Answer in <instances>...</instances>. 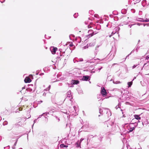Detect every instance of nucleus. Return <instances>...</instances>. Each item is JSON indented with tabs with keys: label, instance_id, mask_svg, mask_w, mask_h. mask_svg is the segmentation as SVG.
<instances>
[{
	"label": "nucleus",
	"instance_id": "obj_1",
	"mask_svg": "<svg viewBox=\"0 0 149 149\" xmlns=\"http://www.w3.org/2000/svg\"><path fill=\"white\" fill-rule=\"evenodd\" d=\"M137 125L138 123L136 122H135L133 123H130L129 125H128L127 123H125L123 126L125 130H126V128L128 129V131L127 132L129 133L134 130Z\"/></svg>",
	"mask_w": 149,
	"mask_h": 149
},
{
	"label": "nucleus",
	"instance_id": "obj_2",
	"mask_svg": "<svg viewBox=\"0 0 149 149\" xmlns=\"http://www.w3.org/2000/svg\"><path fill=\"white\" fill-rule=\"evenodd\" d=\"M100 93L103 97H105L107 95V92L104 87H101Z\"/></svg>",
	"mask_w": 149,
	"mask_h": 149
},
{
	"label": "nucleus",
	"instance_id": "obj_3",
	"mask_svg": "<svg viewBox=\"0 0 149 149\" xmlns=\"http://www.w3.org/2000/svg\"><path fill=\"white\" fill-rule=\"evenodd\" d=\"M89 76L88 75L83 76L82 78L80 80L83 81H88L90 79V78L89 77Z\"/></svg>",
	"mask_w": 149,
	"mask_h": 149
},
{
	"label": "nucleus",
	"instance_id": "obj_4",
	"mask_svg": "<svg viewBox=\"0 0 149 149\" xmlns=\"http://www.w3.org/2000/svg\"><path fill=\"white\" fill-rule=\"evenodd\" d=\"M57 49H58L57 47H52L50 48V50L52 52V53L53 54H55Z\"/></svg>",
	"mask_w": 149,
	"mask_h": 149
},
{
	"label": "nucleus",
	"instance_id": "obj_5",
	"mask_svg": "<svg viewBox=\"0 0 149 149\" xmlns=\"http://www.w3.org/2000/svg\"><path fill=\"white\" fill-rule=\"evenodd\" d=\"M140 115L135 114L134 115V118H133L131 121H133V120H135V119L138 120L137 123L140 122L139 120L141 119V117H140Z\"/></svg>",
	"mask_w": 149,
	"mask_h": 149
},
{
	"label": "nucleus",
	"instance_id": "obj_6",
	"mask_svg": "<svg viewBox=\"0 0 149 149\" xmlns=\"http://www.w3.org/2000/svg\"><path fill=\"white\" fill-rule=\"evenodd\" d=\"M71 84L73 85H77L79 84V81L78 80L72 79L71 81Z\"/></svg>",
	"mask_w": 149,
	"mask_h": 149
},
{
	"label": "nucleus",
	"instance_id": "obj_7",
	"mask_svg": "<svg viewBox=\"0 0 149 149\" xmlns=\"http://www.w3.org/2000/svg\"><path fill=\"white\" fill-rule=\"evenodd\" d=\"M109 126H110L111 127V131H114L115 130L116 128V125L114 124V123L111 122L110 125H109Z\"/></svg>",
	"mask_w": 149,
	"mask_h": 149
},
{
	"label": "nucleus",
	"instance_id": "obj_8",
	"mask_svg": "<svg viewBox=\"0 0 149 149\" xmlns=\"http://www.w3.org/2000/svg\"><path fill=\"white\" fill-rule=\"evenodd\" d=\"M83 61V59L82 58H80L78 59L77 58H75L73 59V61L74 63H75L76 62H81Z\"/></svg>",
	"mask_w": 149,
	"mask_h": 149
},
{
	"label": "nucleus",
	"instance_id": "obj_9",
	"mask_svg": "<svg viewBox=\"0 0 149 149\" xmlns=\"http://www.w3.org/2000/svg\"><path fill=\"white\" fill-rule=\"evenodd\" d=\"M31 81V79L28 77H26L24 79L25 83H29Z\"/></svg>",
	"mask_w": 149,
	"mask_h": 149
},
{
	"label": "nucleus",
	"instance_id": "obj_10",
	"mask_svg": "<svg viewBox=\"0 0 149 149\" xmlns=\"http://www.w3.org/2000/svg\"><path fill=\"white\" fill-rule=\"evenodd\" d=\"M104 109L107 111V114L108 117H109L111 116V114L110 110L108 108H104Z\"/></svg>",
	"mask_w": 149,
	"mask_h": 149
},
{
	"label": "nucleus",
	"instance_id": "obj_11",
	"mask_svg": "<svg viewBox=\"0 0 149 149\" xmlns=\"http://www.w3.org/2000/svg\"><path fill=\"white\" fill-rule=\"evenodd\" d=\"M142 124L145 127L147 126V125L148 124V122L146 119L145 121L142 122Z\"/></svg>",
	"mask_w": 149,
	"mask_h": 149
},
{
	"label": "nucleus",
	"instance_id": "obj_12",
	"mask_svg": "<svg viewBox=\"0 0 149 149\" xmlns=\"http://www.w3.org/2000/svg\"><path fill=\"white\" fill-rule=\"evenodd\" d=\"M75 145L76 147L81 148V143L80 142H79V140H78L76 143Z\"/></svg>",
	"mask_w": 149,
	"mask_h": 149
},
{
	"label": "nucleus",
	"instance_id": "obj_13",
	"mask_svg": "<svg viewBox=\"0 0 149 149\" xmlns=\"http://www.w3.org/2000/svg\"><path fill=\"white\" fill-rule=\"evenodd\" d=\"M67 96V97H72V92L70 90L68 91L66 93Z\"/></svg>",
	"mask_w": 149,
	"mask_h": 149
},
{
	"label": "nucleus",
	"instance_id": "obj_14",
	"mask_svg": "<svg viewBox=\"0 0 149 149\" xmlns=\"http://www.w3.org/2000/svg\"><path fill=\"white\" fill-rule=\"evenodd\" d=\"M68 146L66 145H65L63 143L61 144L60 145V147L61 148H67L68 147Z\"/></svg>",
	"mask_w": 149,
	"mask_h": 149
},
{
	"label": "nucleus",
	"instance_id": "obj_15",
	"mask_svg": "<svg viewBox=\"0 0 149 149\" xmlns=\"http://www.w3.org/2000/svg\"><path fill=\"white\" fill-rule=\"evenodd\" d=\"M132 83L133 82L132 81L130 82H128L127 83V84L128 85V87L129 88L131 87L132 84Z\"/></svg>",
	"mask_w": 149,
	"mask_h": 149
},
{
	"label": "nucleus",
	"instance_id": "obj_16",
	"mask_svg": "<svg viewBox=\"0 0 149 149\" xmlns=\"http://www.w3.org/2000/svg\"><path fill=\"white\" fill-rule=\"evenodd\" d=\"M121 13L122 14H125L127 13V10L125 9H123L121 10Z\"/></svg>",
	"mask_w": 149,
	"mask_h": 149
},
{
	"label": "nucleus",
	"instance_id": "obj_17",
	"mask_svg": "<svg viewBox=\"0 0 149 149\" xmlns=\"http://www.w3.org/2000/svg\"><path fill=\"white\" fill-rule=\"evenodd\" d=\"M138 21L143 22H146L145 21H146V19L144 20L143 18H139Z\"/></svg>",
	"mask_w": 149,
	"mask_h": 149
},
{
	"label": "nucleus",
	"instance_id": "obj_18",
	"mask_svg": "<svg viewBox=\"0 0 149 149\" xmlns=\"http://www.w3.org/2000/svg\"><path fill=\"white\" fill-rule=\"evenodd\" d=\"M99 46H97L95 48V53L96 55L97 54V52H98V49L99 48Z\"/></svg>",
	"mask_w": 149,
	"mask_h": 149
},
{
	"label": "nucleus",
	"instance_id": "obj_19",
	"mask_svg": "<svg viewBox=\"0 0 149 149\" xmlns=\"http://www.w3.org/2000/svg\"><path fill=\"white\" fill-rule=\"evenodd\" d=\"M147 1L146 0H143L142 2V4L143 7H144L146 4V3Z\"/></svg>",
	"mask_w": 149,
	"mask_h": 149
},
{
	"label": "nucleus",
	"instance_id": "obj_20",
	"mask_svg": "<svg viewBox=\"0 0 149 149\" xmlns=\"http://www.w3.org/2000/svg\"><path fill=\"white\" fill-rule=\"evenodd\" d=\"M94 35V34H90L89 33V34L86 36L87 38H89L92 37Z\"/></svg>",
	"mask_w": 149,
	"mask_h": 149
},
{
	"label": "nucleus",
	"instance_id": "obj_21",
	"mask_svg": "<svg viewBox=\"0 0 149 149\" xmlns=\"http://www.w3.org/2000/svg\"><path fill=\"white\" fill-rule=\"evenodd\" d=\"M140 47L139 46V45L137 44L135 48V50L136 52H137L138 51V49L140 48Z\"/></svg>",
	"mask_w": 149,
	"mask_h": 149
},
{
	"label": "nucleus",
	"instance_id": "obj_22",
	"mask_svg": "<svg viewBox=\"0 0 149 149\" xmlns=\"http://www.w3.org/2000/svg\"><path fill=\"white\" fill-rule=\"evenodd\" d=\"M32 91V89L30 88H28L26 89V91H27V92H31Z\"/></svg>",
	"mask_w": 149,
	"mask_h": 149
},
{
	"label": "nucleus",
	"instance_id": "obj_23",
	"mask_svg": "<svg viewBox=\"0 0 149 149\" xmlns=\"http://www.w3.org/2000/svg\"><path fill=\"white\" fill-rule=\"evenodd\" d=\"M61 112L63 113L68 114V111L66 110L65 109H62V111H61Z\"/></svg>",
	"mask_w": 149,
	"mask_h": 149
},
{
	"label": "nucleus",
	"instance_id": "obj_24",
	"mask_svg": "<svg viewBox=\"0 0 149 149\" xmlns=\"http://www.w3.org/2000/svg\"><path fill=\"white\" fill-rule=\"evenodd\" d=\"M134 51H135V49H134L133 50H132L131 51V53H130V54H128V55L126 56V58H125V59H126L127 57H128L129 56H130V55L131 54H132V53H134Z\"/></svg>",
	"mask_w": 149,
	"mask_h": 149
},
{
	"label": "nucleus",
	"instance_id": "obj_25",
	"mask_svg": "<svg viewBox=\"0 0 149 149\" xmlns=\"http://www.w3.org/2000/svg\"><path fill=\"white\" fill-rule=\"evenodd\" d=\"M113 83L114 84H117L120 83L121 82L120 81H115L114 80L113 81Z\"/></svg>",
	"mask_w": 149,
	"mask_h": 149
},
{
	"label": "nucleus",
	"instance_id": "obj_26",
	"mask_svg": "<svg viewBox=\"0 0 149 149\" xmlns=\"http://www.w3.org/2000/svg\"><path fill=\"white\" fill-rule=\"evenodd\" d=\"M94 33V31L91 29L89 30L88 31V33L90 34H93V33Z\"/></svg>",
	"mask_w": 149,
	"mask_h": 149
},
{
	"label": "nucleus",
	"instance_id": "obj_27",
	"mask_svg": "<svg viewBox=\"0 0 149 149\" xmlns=\"http://www.w3.org/2000/svg\"><path fill=\"white\" fill-rule=\"evenodd\" d=\"M95 45V42H91L89 43V46L91 47Z\"/></svg>",
	"mask_w": 149,
	"mask_h": 149
},
{
	"label": "nucleus",
	"instance_id": "obj_28",
	"mask_svg": "<svg viewBox=\"0 0 149 149\" xmlns=\"http://www.w3.org/2000/svg\"><path fill=\"white\" fill-rule=\"evenodd\" d=\"M22 108H21V107H19L18 108V109H17L16 111V112H19V111H21L22 110Z\"/></svg>",
	"mask_w": 149,
	"mask_h": 149
},
{
	"label": "nucleus",
	"instance_id": "obj_29",
	"mask_svg": "<svg viewBox=\"0 0 149 149\" xmlns=\"http://www.w3.org/2000/svg\"><path fill=\"white\" fill-rule=\"evenodd\" d=\"M102 68V67H101L100 68H97L95 69V71H98V70L99 71V72L100 71V70Z\"/></svg>",
	"mask_w": 149,
	"mask_h": 149
},
{
	"label": "nucleus",
	"instance_id": "obj_30",
	"mask_svg": "<svg viewBox=\"0 0 149 149\" xmlns=\"http://www.w3.org/2000/svg\"><path fill=\"white\" fill-rule=\"evenodd\" d=\"M18 139H19V138H18L17 139H16L13 140L14 141H15L14 143V146H16Z\"/></svg>",
	"mask_w": 149,
	"mask_h": 149
},
{
	"label": "nucleus",
	"instance_id": "obj_31",
	"mask_svg": "<svg viewBox=\"0 0 149 149\" xmlns=\"http://www.w3.org/2000/svg\"><path fill=\"white\" fill-rule=\"evenodd\" d=\"M89 14H90L91 15H93L94 13V12L92 10H89Z\"/></svg>",
	"mask_w": 149,
	"mask_h": 149
},
{
	"label": "nucleus",
	"instance_id": "obj_32",
	"mask_svg": "<svg viewBox=\"0 0 149 149\" xmlns=\"http://www.w3.org/2000/svg\"><path fill=\"white\" fill-rule=\"evenodd\" d=\"M68 86L69 87H74V85L71 84H68Z\"/></svg>",
	"mask_w": 149,
	"mask_h": 149
},
{
	"label": "nucleus",
	"instance_id": "obj_33",
	"mask_svg": "<svg viewBox=\"0 0 149 149\" xmlns=\"http://www.w3.org/2000/svg\"><path fill=\"white\" fill-rule=\"evenodd\" d=\"M8 123V122L7 121H5L3 122V125H7Z\"/></svg>",
	"mask_w": 149,
	"mask_h": 149
},
{
	"label": "nucleus",
	"instance_id": "obj_34",
	"mask_svg": "<svg viewBox=\"0 0 149 149\" xmlns=\"http://www.w3.org/2000/svg\"><path fill=\"white\" fill-rule=\"evenodd\" d=\"M65 52H63V53L62 54H61L60 52V56H64V54H65Z\"/></svg>",
	"mask_w": 149,
	"mask_h": 149
},
{
	"label": "nucleus",
	"instance_id": "obj_35",
	"mask_svg": "<svg viewBox=\"0 0 149 149\" xmlns=\"http://www.w3.org/2000/svg\"><path fill=\"white\" fill-rule=\"evenodd\" d=\"M78 15V13H77V14L76 13H75L73 15V16L75 18H76L77 17Z\"/></svg>",
	"mask_w": 149,
	"mask_h": 149
},
{
	"label": "nucleus",
	"instance_id": "obj_36",
	"mask_svg": "<svg viewBox=\"0 0 149 149\" xmlns=\"http://www.w3.org/2000/svg\"><path fill=\"white\" fill-rule=\"evenodd\" d=\"M91 59L88 60L86 62V63H94V62L91 61Z\"/></svg>",
	"mask_w": 149,
	"mask_h": 149
},
{
	"label": "nucleus",
	"instance_id": "obj_37",
	"mask_svg": "<svg viewBox=\"0 0 149 149\" xmlns=\"http://www.w3.org/2000/svg\"><path fill=\"white\" fill-rule=\"evenodd\" d=\"M99 110V113H100V114H102V113L103 112V111L102 110V109H101V108H100Z\"/></svg>",
	"mask_w": 149,
	"mask_h": 149
},
{
	"label": "nucleus",
	"instance_id": "obj_38",
	"mask_svg": "<svg viewBox=\"0 0 149 149\" xmlns=\"http://www.w3.org/2000/svg\"><path fill=\"white\" fill-rule=\"evenodd\" d=\"M94 137L92 135H88V138L87 139V140L88 141V138L91 137L93 138Z\"/></svg>",
	"mask_w": 149,
	"mask_h": 149
},
{
	"label": "nucleus",
	"instance_id": "obj_39",
	"mask_svg": "<svg viewBox=\"0 0 149 149\" xmlns=\"http://www.w3.org/2000/svg\"><path fill=\"white\" fill-rule=\"evenodd\" d=\"M78 38H79V40L78 41V42L79 43H80L81 40V37L79 36L78 37Z\"/></svg>",
	"mask_w": 149,
	"mask_h": 149
},
{
	"label": "nucleus",
	"instance_id": "obj_40",
	"mask_svg": "<svg viewBox=\"0 0 149 149\" xmlns=\"http://www.w3.org/2000/svg\"><path fill=\"white\" fill-rule=\"evenodd\" d=\"M49 114V113H48L47 112H46L43 113L42 114V115H43V116H44V115L47 116V114Z\"/></svg>",
	"mask_w": 149,
	"mask_h": 149
},
{
	"label": "nucleus",
	"instance_id": "obj_41",
	"mask_svg": "<svg viewBox=\"0 0 149 149\" xmlns=\"http://www.w3.org/2000/svg\"><path fill=\"white\" fill-rule=\"evenodd\" d=\"M46 34L45 35V38L47 39H49L51 38V36H48V38H47L46 37Z\"/></svg>",
	"mask_w": 149,
	"mask_h": 149
},
{
	"label": "nucleus",
	"instance_id": "obj_42",
	"mask_svg": "<svg viewBox=\"0 0 149 149\" xmlns=\"http://www.w3.org/2000/svg\"><path fill=\"white\" fill-rule=\"evenodd\" d=\"M138 65H139V64L138 65H134L132 67V68L134 69Z\"/></svg>",
	"mask_w": 149,
	"mask_h": 149
},
{
	"label": "nucleus",
	"instance_id": "obj_43",
	"mask_svg": "<svg viewBox=\"0 0 149 149\" xmlns=\"http://www.w3.org/2000/svg\"><path fill=\"white\" fill-rule=\"evenodd\" d=\"M55 117L58 120V122H59V121H60V119H59V118H58L57 116H55Z\"/></svg>",
	"mask_w": 149,
	"mask_h": 149
},
{
	"label": "nucleus",
	"instance_id": "obj_44",
	"mask_svg": "<svg viewBox=\"0 0 149 149\" xmlns=\"http://www.w3.org/2000/svg\"><path fill=\"white\" fill-rule=\"evenodd\" d=\"M37 119H38V118L37 119H35V120H34V121H33L34 123H33V125L32 126V127H33V125H34V123H36V122H37Z\"/></svg>",
	"mask_w": 149,
	"mask_h": 149
},
{
	"label": "nucleus",
	"instance_id": "obj_45",
	"mask_svg": "<svg viewBox=\"0 0 149 149\" xmlns=\"http://www.w3.org/2000/svg\"><path fill=\"white\" fill-rule=\"evenodd\" d=\"M74 46L73 43L72 42H71L70 44H69V46L70 47H72Z\"/></svg>",
	"mask_w": 149,
	"mask_h": 149
},
{
	"label": "nucleus",
	"instance_id": "obj_46",
	"mask_svg": "<svg viewBox=\"0 0 149 149\" xmlns=\"http://www.w3.org/2000/svg\"><path fill=\"white\" fill-rule=\"evenodd\" d=\"M84 139L81 138L80 140H79V142H80L81 143V142Z\"/></svg>",
	"mask_w": 149,
	"mask_h": 149
},
{
	"label": "nucleus",
	"instance_id": "obj_47",
	"mask_svg": "<svg viewBox=\"0 0 149 149\" xmlns=\"http://www.w3.org/2000/svg\"><path fill=\"white\" fill-rule=\"evenodd\" d=\"M121 103H120V102L119 103L118 105H117V106H118V107L120 108V107L121 106Z\"/></svg>",
	"mask_w": 149,
	"mask_h": 149
},
{
	"label": "nucleus",
	"instance_id": "obj_48",
	"mask_svg": "<svg viewBox=\"0 0 149 149\" xmlns=\"http://www.w3.org/2000/svg\"><path fill=\"white\" fill-rule=\"evenodd\" d=\"M105 98H106V97L105 98H103V99H102V97H101V98H100V99H99V100L98 101H100V100H101L102 101V100H104V99Z\"/></svg>",
	"mask_w": 149,
	"mask_h": 149
},
{
	"label": "nucleus",
	"instance_id": "obj_49",
	"mask_svg": "<svg viewBox=\"0 0 149 149\" xmlns=\"http://www.w3.org/2000/svg\"><path fill=\"white\" fill-rule=\"evenodd\" d=\"M97 98L98 99H100L101 97V95H97Z\"/></svg>",
	"mask_w": 149,
	"mask_h": 149
},
{
	"label": "nucleus",
	"instance_id": "obj_50",
	"mask_svg": "<svg viewBox=\"0 0 149 149\" xmlns=\"http://www.w3.org/2000/svg\"><path fill=\"white\" fill-rule=\"evenodd\" d=\"M94 16L96 18H98V17L99 16L97 14H95Z\"/></svg>",
	"mask_w": 149,
	"mask_h": 149
},
{
	"label": "nucleus",
	"instance_id": "obj_51",
	"mask_svg": "<svg viewBox=\"0 0 149 149\" xmlns=\"http://www.w3.org/2000/svg\"><path fill=\"white\" fill-rule=\"evenodd\" d=\"M39 72H40V71H37L36 72V75H38L39 73Z\"/></svg>",
	"mask_w": 149,
	"mask_h": 149
},
{
	"label": "nucleus",
	"instance_id": "obj_52",
	"mask_svg": "<svg viewBox=\"0 0 149 149\" xmlns=\"http://www.w3.org/2000/svg\"><path fill=\"white\" fill-rule=\"evenodd\" d=\"M148 59H149V55L146 56V59L148 60Z\"/></svg>",
	"mask_w": 149,
	"mask_h": 149
},
{
	"label": "nucleus",
	"instance_id": "obj_53",
	"mask_svg": "<svg viewBox=\"0 0 149 149\" xmlns=\"http://www.w3.org/2000/svg\"><path fill=\"white\" fill-rule=\"evenodd\" d=\"M5 0H0V2L2 3H3L5 2Z\"/></svg>",
	"mask_w": 149,
	"mask_h": 149
},
{
	"label": "nucleus",
	"instance_id": "obj_54",
	"mask_svg": "<svg viewBox=\"0 0 149 149\" xmlns=\"http://www.w3.org/2000/svg\"><path fill=\"white\" fill-rule=\"evenodd\" d=\"M131 11L133 13H134L135 12V10L134 9H131Z\"/></svg>",
	"mask_w": 149,
	"mask_h": 149
},
{
	"label": "nucleus",
	"instance_id": "obj_55",
	"mask_svg": "<svg viewBox=\"0 0 149 149\" xmlns=\"http://www.w3.org/2000/svg\"><path fill=\"white\" fill-rule=\"evenodd\" d=\"M145 21L146 22H149V19L146 18V21Z\"/></svg>",
	"mask_w": 149,
	"mask_h": 149
},
{
	"label": "nucleus",
	"instance_id": "obj_56",
	"mask_svg": "<svg viewBox=\"0 0 149 149\" xmlns=\"http://www.w3.org/2000/svg\"><path fill=\"white\" fill-rule=\"evenodd\" d=\"M137 25H138L139 26H140L141 25H142V24H141V23H137Z\"/></svg>",
	"mask_w": 149,
	"mask_h": 149
},
{
	"label": "nucleus",
	"instance_id": "obj_57",
	"mask_svg": "<svg viewBox=\"0 0 149 149\" xmlns=\"http://www.w3.org/2000/svg\"><path fill=\"white\" fill-rule=\"evenodd\" d=\"M88 46H84V47H83V48L84 49H86V48H88Z\"/></svg>",
	"mask_w": 149,
	"mask_h": 149
},
{
	"label": "nucleus",
	"instance_id": "obj_58",
	"mask_svg": "<svg viewBox=\"0 0 149 149\" xmlns=\"http://www.w3.org/2000/svg\"><path fill=\"white\" fill-rule=\"evenodd\" d=\"M99 137L100 138V139H102L103 138V136H102V135H100Z\"/></svg>",
	"mask_w": 149,
	"mask_h": 149
},
{
	"label": "nucleus",
	"instance_id": "obj_59",
	"mask_svg": "<svg viewBox=\"0 0 149 149\" xmlns=\"http://www.w3.org/2000/svg\"><path fill=\"white\" fill-rule=\"evenodd\" d=\"M97 33H98V32H96V31H94V33H93V34H94V35Z\"/></svg>",
	"mask_w": 149,
	"mask_h": 149
},
{
	"label": "nucleus",
	"instance_id": "obj_60",
	"mask_svg": "<svg viewBox=\"0 0 149 149\" xmlns=\"http://www.w3.org/2000/svg\"><path fill=\"white\" fill-rule=\"evenodd\" d=\"M26 87V86H24L22 88V90H23V89H25Z\"/></svg>",
	"mask_w": 149,
	"mask_h": 149
},
{
	"label": "nucleus",
	"instance_id": "obj_61",
	"mask_svg": "<svg viewBox=\"0 0 149 149\" xmlns=\"http://www.w3.org/2000/svg\"><path fill=\"white\" fill-rule=\"evenodd\" d=\"M50 87H51V86H50V85H49V86L48 87V88H47L48 89V90H49L50 89Z\"/></svg>",
	"mask_w": 149,
	"mask_h": 149
},
{
	"label": "nucleus",
	"instance_id": "obj_62",
	"mask_svg": "<svg viewBox=\"0 0 149 149\" xmlns=\"http://www.w3.org/2000/svg\"><path fill=\"white\" fill-rule=\"evenodd\" d=\"M43 116V115H42V114L40 115L39 116V117L37 118L38 119L39 118H41L42 116Z\"/></svg>",
	"mask_w": 149,
	"mask_h": 149
},
{
	"label": "nucleus",
	"instance_id": "obj_63",
	"mask_svg": "<svg viewBox=\"0 0 149 149\" xmlns=\"http://www.w3.org/2000/svg\"><path fill=\"white\" fill-rule=\"evenodd\" d=\"M62 50V49H59V51L61 53Z\"/></svg>",
	"mask_w": 149,
	"mask_h": 149
},
{
	"label": "nucleus",
	"instance_id": "obj_64",
	"mask_svg": "<svg viewBox=\"0 0 149 149\" xmlns=\"http://www.w3.org/2000/svg\"><path fill=\"white\" fill-rule=\"evenodd\" d=\"M44 74V73H41L39 75L40 76H41V75H43Z\"/></svg>",
	"mask_w": 149,
	"mask_h": 149
}]
</instances>
